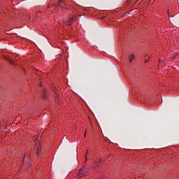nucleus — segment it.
Segmentation results:
<instances>
[{"instance_id":"f257e3e1","label":"nucleus","mask_w":179,"mask_h":179,"mask_svg":"<svg viewBox=\"0 0 179 179\" xmlns=\"http://www.w3.org/2000/svg\"><path fill=\"white\" fill-rule=\"evenodd\" d=\"M58 6L61 7L62 8H64V6L65 7H67L68 6V4L66 2L62 1V0H59V2H58V4L57 6H55V10H57V8Z\"/></svg>"},{"instance_id":"f03ea898","label":"nucleus","mask_w":179,"mask_h":179,"mask_svg":"<svg viewBox=\"0 0 179 179\" xmlns=\"http://www.w3.org/2000/svg\"><path fill=\"white\" fill-rule=\"evenodd\" d=\"M76 20V17H71V18H70V19L68 20V22H67L68 25H69V26L72 25L73 22H75Z\"/></svg>"},{"instance_id":"7ed1b4c3","label":"nucleus","mask_w":179,"mask_h":179,"mask_svg":"<svg viewBox=\"0 0 179 179\" xmlns=\"http://www.w3.org/2000/svg\"><path fill=\"white\" fill-rule=\"evenodd\" d=\"M36 149V155H38V152L41 150V146H40V143L37 142L36 143V146L35 147Z\"/></svg>"},{"instance_id":"20e7f679","label":"nucleus","mask_w":179,"mask_h":179,"mask_svg":"<svg viewBox=\"0 0 179 179\" xmlns=\"http://www.w3.org/2000/svg\"><path fill=\"white\" fill-rule=\"evenodd\" d=\"M7 62L10 64L15 65V62H13L10 59H7Z\"/></svg>"},{"instance_id":"39448f33","label":"nucleus","mask_w":179,"mask_h":179,"mask_svg":"<svg viewBox=\"0 0 179 179\" xmlns=\"http://www.w3.org/2000/svg\"><path fill=\"white\" fill-rule=\"evenodd\" d=\"M134 59H135V55H131V58L129 59V62L130 63L133 62Z\"/></svg>"},{"instance_id":"423d86ee","label":"nucleus","mask_w":179,"mask_h":179,"mask_svg":"<svg viewBox=\"0 0 179 179\" xmlns=\"http://www.w3.org/2000/svg\"><path fill=\"white\" fill-rule=\"evenodd\" d=\"M86 171H83V169H81L80 171V173L82 175H85Z\"/></svg>"},{"instance_id":"0eeeda50","label":"nucleus","mask_w":179,"mask_h":179,"mask_svg":"<svg viewBox=\"0 0 179 179\" xmlns=\"http://www.w3.org/2000/svg\"><path fill=\"white\" fill-rule=\"evenodd\" d=\"M150 57L145 59V63L148 62L150 61Z\"/></svg>"},{"instance_id":"6e6552de","label":"nucleus","mask_w":179,"mask_h":179,"mask_svg":"<svg viewBox=\"0 0 179 179\" xmlns=\"http://www.w3.org/2000/svg\"><path fill=\"white\" fill-rule=\"evenodd\" d=\"M98 163H101V159H99L97 161Z\"/></svg>"},{"instance_id":"1a4fd4ad","label":"nucleus","mask_w":179,"mask_h":179,"mask_svg":"<svg viewBox=\"0 0 179 179\" xmlns=\"http://www.w3.org/2000/svg\"><path fill=\"white\" fill-rule=\"evenodd\" d=\"M162 62H163V60H161V59H159V63H161Z\"/></svg>"},{"instance_id":"9d476101","label":"nucleus","mask_w":179,"mask_h":179,"mask_svg":"<svg viewBox=\"0 0 179 179\" xmlns=\"http://www.w3.org/2000/svg\"><path fill=\"white\" fill-rule=\"evenodd\" d=\"M36 139H37V137L35 136V137L34 138V140H36Z\"/></svg>"},{"instance_id":"9b49d317","label":"nucleus","mask_w":179,"mask_h":179,"mask_svg":"<svg viewBox=\"0 0 179 179\" xmlns=\"http://www.w3.org/2000/svg\"><path fill=\"white\" fill-rule=\"evenodd\" d=\"M24 159H25V157H24L23 160H24Z\"/></svg>"},{"instance_id":"f8f14e48","label":"nucleus","mask_w":179,"mask_h":179,"mask_svg":"<svg viewBox=\"0 0 179 179\" xmlns=\"http://www.w3.org/2000/svg\"><path fill=\"white\" fill-rule=\"evenodd\" d=\"M178 2H179V0H178Z\"/></svg>"}]
</instances>
